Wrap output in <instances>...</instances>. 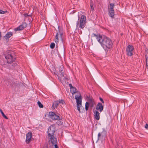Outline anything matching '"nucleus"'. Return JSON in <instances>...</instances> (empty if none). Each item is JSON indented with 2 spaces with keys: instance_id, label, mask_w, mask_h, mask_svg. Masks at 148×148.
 <instances>
[{
  "instance_id": "4468645a",
  "label": "nucleus",
  "mask_w": 148,
  "mask_h": 148,
  "mask_svg": "<svg viewBox=\"0 0 148 148\" xmlns=\"http://www.w3.org/2000/svg\"><path fill=\"white\" fill-rule=\"evenodd\" d=\"M103 106L100 103H99L96 106V109L97 110H99L101 112L103 110Z\"/></svg>"
},
{
  "instance_id": "c85d7f7f",
  "label": "nucleus",
  "mask_w": 148,
  "mask_h": 148,
  "mask_svg": "<svg viewBox=\"0 0 148 148\" xmlns=\"http://www.w3.org/2000/svg\"><path fill=\"white\" fill-rule=\"evenodd\" d=\"M23 28H15V29H14V31H21L23 30Z\"/></svg>"
},
{
  "instance_id": "dca6fc26",
  "label": "nucleus",
  "mask_w": 148,
  "mask_h": 148,
  "mask_svg": "<svg viewBox=\"0 0 148 148\" xmlns=\"http://www.w3.org/2000/svg\"><path fill=\"white\" fill-rule=\"evenodd\" d=\"M13 33L11 32H9L7 33L4 36V38L7 41L9 40V38L12 35Z\"/></svg>"
},
{
  "instance_id": "6e6552de",
  "label": "nucleus",
  "mask_w": 148,
  "mask_h": 148,
  "mask_svg": "<svg viewBox=\"0 0 148 148\" xmlns=\"http://www.w3.org/2000/svg\"><path fill=\"white\" fill-rule=\"evenodd\" d=\"M49 138V140L51 141L53 144L52 146L54 148H58L57 143V140L56 138H55L54 135L48 136Z\"/></svg>"
},
{
  "instance_id": "20e7f679",
  "label": "nucleus",
  "mask_w": 148,
  "mask_h": 148,
  "mask_svg": "<svg viewBox=\"0 0 148 148\" xmlns=\"http://www.w3.org/2000/svg\"><path fill=\"white\" fill-rule=\"evenodd\" d=\"M75 99H76L77 110L79 112H80V108H82V97L81 96L80 93H78L77 95L75 96Z\"/></svg>"
},
{
  "instance_id": "aec40b11",
  "label": "nucleus",
  "mask_w": 148,
  "mask_h": 148,
  "mask_svg": "<svg viewBox=\"0 0 148 148\" xmlns=\"http://www.w3.org/2000/svg\"><path fill=\"white\" fill-rule=\"evenodd\" d=\"M59 103L58 101H54L52 105V107L53 108L55 109V108H57V107L58 106Z\"/></svg>"
},
{
  "instance_id": "c756f323",
  "label": "nucleus",
  "mask_w": 148,
  "mask_h": 148,
  "mask_svg": "<svg viewBox=\"0 0 148 148\" xmlns=\"http://www.w3.org/2000/svg\"><path fill=\"white\" fill-rule=\"evenodd\" d=\"M90 6L92 10H94V8L93 7V4L92 3H90Z\"/></svg>"
},
{
  "instance_id": "f8f14e48",
  "label": "nucleus",
  "mask_w": 148,
  "mask_h": 148,
  "mask_svg": "<svg viewBox=\"0 0 148 148\" xmlns=\"http://www.w3.org/2000/svg\"><path fill=\"white\" fill-rule=\"evenodd\" d=\"M58 32H57L56 35V36L55 39V42L56 43H57L58 42L59 39L58 36L59 35H60L61 36H62L63 35V33L61 30V28H58Z\"/></svg>"
},
{
  "instance_id": "4be33fe9",
  "label": "nucleus",
  "mask_w": 148,
  "mask_h": 148,
  "mask_svg": "<svg viewBox=\"0 0 148 148\" xmlns=\"http://www.w3.org/2000/svg\"><path fill=\"white\" fill-rule=\"evenodd\" d=\"M23 15L25 17L28 16V19L30 20V22H31L32 21V18L30 15H28L27 13H25L23 14Z\"/></svg>"
},
{
  "instance_id": "f3484780",
  "label": "nucleus",
  "mask_w": 148,
  "mask_h": 148,
  "mask_svg": "<svg viewBox=\"0 0 148 148\" xmlns=\"http://www.w3.org/2000/svg\"><path fill=\"white\" fill-rule=\"evenodd\" d=\"M94 116L95 119L97 120H99L100 118L99 113L97 110H94L93 111Z\"/></svg>"
},
{
  "instance_id": "393cba45",
  "label": "nucleus",
  "mask_w": 148,
  "mask_h": 148,
  "mask_svg": "<svg viewBox=\"0 0 148 148\" xmlns=\"http://www.w3.org/2000/svg\"><path fill=\"white\" fill-rule=\"evenodd\" d=\"M59 103L62 104H64L65 103L63 100L59 99L58 101Z\"/></svg>"
},
{
  "instance_id": "1a4fd4ad",
  "label": "nucleus",
  "mask_w": 148,
  "mask_h": 148,
  "mask_svg": "<svg viewBox=\"0 0 148 148\" xmlns=\"http://www.w3.org/2000/svg\"><path fill=\"white\" fill-rule=\"evenodd\" d=\"M55 130V125H51L48 129V136L54 135Z\"/></svg>"
},
{
  "instance_id": "a211bd4d",
  "label": "nucleus",
  "mask_w": 148,
  "mask_h": 148,
  "mask_svg": "<svg viewBox=\"0 0 148 148\" xmlns=\"http://www.w3.org/2000/svg\"><path fill=\"white\" fill-rule=\"evenodd\" d=\"M12 84L10 82H9L8 83V84L10 86H12L13 85L15 86H17L18 84V82L16 81H13V82L12 81Z\"/></svg>"
},
{
  "instance_id": "f257e3e1",
  "label": "nucleus",
  "mask_w": 148,
  "mask_h": 148,
  "mask_svg": "<svg viewBox=\"0 0 148 148\" xmlns=\"http://www.w3.org/2000/svg\"><path fill=\"white\" fill-rule=\"evenodd\" d=\"M93 36L96 37L97 39L101 44L102 46L105 50L110 48L112 45V42L108 38L104 36H101L98 34H93Z\"/></svg>"
},
{
  "instance_id": "a878e982",
  "label": "nucleus",
  "mask_w": 148,
  "mask_h": 148,
  "mask_svg": "<svg viewBox=\"0 0 148 148\" xmlns=\"http://www.w3.org/2000/svg\"><path fill=\"white\" fill-rule=\"evenodd\" d=\"M37 103L40 108H42L43 107V105L39 101H38Z\"/></svg>"
},
{
  "instance_id": "0eeeda50",
  "label": "nucleus",
  "mask_w": 148,
  "mask_h": 148,
  "mask_svg": "<svg viewBox=\"0 0 148 148\" xmlns=\"http://www.w3.org/2000/svg\"><path fill=\"white\" fill-rule=\"evenodd\" d=\"M87 100L88 102H86L85 104V109L86 111L88 110L90 105V108H92L93 107L95 103L93 99L92 98L88 97Z\"/></svg>"
},
{
  "instance_id": "5701e85b",
  "label": "nucleus",
  "mask_w": 148,
  "mask_h": 148,
  "mask_svg": "<svg viewBox=\"0 0 148 148\" xmlns=\"http://www.w3.org/2000/svg\"><path fill=\"white\" fill-rule=\"evenodd\" d=\"M71 91L73 95L76 92V89L75 88L72 87L71 89Z\"/></svg>"
},
{
  "instance_id": "39448f33",
  "label": "nucleus",
  "mask_w": 148,
  "mask_h": 148,
  "mask_svg": "<svg viewBox=\"0 0 148 148\" xmlns=\"http://www.w3.org/2000/svg\"><path fill=\"white\" fill-rule=\"evenodd\" d=\"M45 118L47 119H52L53 120H59L60 119L59 116L52 112H50L45 116Z\"/></svg>"
},
{
  "instance_id": "7c9ffc66",
  "label": "nucleus",
  "mask_w": 148,
  "mask_h": 148,
  "mask_svg": "<svg viewBox=\"0 0 148 148\" xmlns=\"http://www.w3.org/2000/svg\"><path fill=\"white\" fill-rule=\"evenodd\" d=\"M99 99H100V100L103 103H104V101H103L101 97H100Z\"/></svg>"
},
{
  "instance_id": "b1692460",
  "label": "nucleus",
  "mask_w": 148,
  "mask_h": 148,
  "mask_svg": "<svg viewBox=\"0 0 148 148\" xmlns=\"http://www.w3.org/2000/svg\"><path fill=\"white\" fill-rule=\"evenodd\" d=\"M0 112H1L3 117L6 119H8V118L5 115L4 113L1 109H0Z\"/></svg>"
},
{
  "instance_id": "2f4dec72",
  "label": "nucleus",
  "mask_w": 148,
  "mask_h": 148,
  "mask_svg": "<svg viewBox=\"0 0 148 148\" xmlns=\"http://www.w3.org/2000/svg\"><path fill=\"white\" fill-rule=\"evenodd\" d=\"M145 128L147 129H148V124H146L145 126Z\"/></svg>"
},
{
  "instance_id": "6ab92c4d",
  "label": "nucleus",
  "mask_w": 148,
  "mask_h": 148,
  "mask_svg": "<svg viewBox=\"0 0 148 148\" xmlns=\"http://www.w3.org/2000/svg\"><path fill=\"white\" fill-rule=\"evenodd\" d=\"M145 57L146 61V65L148 66V49L146 50Z\"/></svg>"
},
{
  "instance_id": "9d476101",
  "label": "nucleus",
  "mask_w": 148,
  "mask_h": 148,
  "mask_svg": "<svg viewBox=\"0 0 148 148\" xmlns=\"http://www.w3.org/2000/svg\"><path fill=\"white\" fill-rule=\"evenodd\" d=\"M133 49L134 48L132 46L129 45L128 46L126 49L127 54L128 56H131L132 55Z\"/></svg>"
},
{
  "instance_id": "cd10ccee",
  "label": "nucleus",
  "mask_w": 148,
  "mask_h": 148,
  "mask_svg": "<svg viewBox=\"0 0 148 148\" xmlns=\"http://www.w3.org/2000/svg\"><path fill=\"white\" fill-rule=\"evenodd\" d=\"M7 11H4L0 9V14H4L6 12H7Z\"/></svg>"
},
{
  "instance_id": "bb28decb",
  "label": "nucleus",
  "mask_w": 148,
  "mask_h": 148,
  "mask_svg": "<svg viewBox=\"0 0 148 148\" xmlns=\"http://www.w3.org/2000/svg\"><path fill=\"white\" fill-rule=\"evenodd\" d=\"M55 44L54 43H51L50 45V47L51 49H53L54 48Z\"/></svg>"
},
{
  "instance_id": "412c9836",
  "label": "nucleus",
  "mask_w": 148,
  "mask_h": 148,
  "mask_svg": "<svg viewBox=\"0 0 148 148\" xmlns=\"http://www.w3.org/2000/svg\"><path fill=\"white\" fill-rule=\"evenodd\" d=\"M27 25L26 23L25 22H24L22 24L20 25L17 28H26L27 27Z\"/></svg>"
},
{
  "instance_id": "423d86ee",
  "label": "nucleus",
  "mask_w": 148,
  "mask_h": 148,
  "mask_svg": "<svg viewBox=\"0 0 148 148\" xmlns=\"http://www.w3.org/2000/svg\"><path fill=\"white\" fill-rule=\"evenodd\" d=\"M114 4L113 3H110L108 6V15L112 18H114Z\"/></svg>"
},
{
  "instance_id": "7ed1b4c3",
  "label": "nucleus",
  "mask_w": 148,
  "mask_h": 148,
  "mask_svg": "<svg viewBox=\"0 0 148 148\" xmlns=\"http://www.w3.org/2000/svg\"><path fill=\"white\" fill-rule=\"evenodd\" d=\"M86 20V17L84 15H82L80 18L78 16V20L76 24L77 28H84L85 27Z\"/></svg>"
},
{
  "instance_id": "2eb2a0df",
  "label": "nucleus",
  "mask_w": 148,
  "mask_h": 148,
  "mask_svg": "<svg viewBox=\"0 0 148 148\" xmlns=\"http://www.w3.org/2000/svg\"><path fill=\"white\" fill-rule=\"evenodd\" d=\"M32 138V133L31 132H29L26 135V142L28 143L30 141Z\"/></svg>"
},
{
  "instance_id": "9b49d317",
  "label": "nucleus",
  "mask_w": 148,
  "mask_h": 148,
  "mask_svg": "<svg viewBox=\"0 0 148 148\" xmlns=\"http://www.w3.org/2000/svg\"><path fill=\"white\" fill-rule=\"evenodd\" d=\"M58 74L59 76V77H60H60L64 80H65L66 79V77L64 75L63 68V66H61L60 68L59 71L58 73Z\"/></svg>"
},
{
  "instance_id": "473e14b6",
  "label": "nucleus",
  "mask_w": 148,
  "mask_h": 148,
  "mask_svg": "<svg viewBox=\"0 0 148 148\" xmlns=\"http://www.w3.org/2000/svg\"><path fill=\"white\" fill-rule=\"evenodd\" d=\"M69 86L71 88H71H72V87H73L72 86V85H71V84H69Z\"/></svg>"
},
{
  "instance_id": "ddd939ff",
  "label": "nucleus",
  "mask_w": 148,
  "mask_h": 148,
  "mask_svg": "<svg viewBox=\"0 0 148 148\" xmlns=\"http://www.w3.org/2000/svg\"><path fill=\"white\" fill-rule=\"evenodd\" d=\"M106 136V133L104 132L99 133L98 134V140L105 139Z\"/></svg>"
},
{
  "instance_id": "f03ea898",
  "label": "nucleus",
  "mask_w": 148,
  "mask_h": 148,
  "mask_svg": "<svg viewBox=\"0 0 148 148\" xmlns=\"http://www.w3.org/2000/svg\"><path fill=\"white\" fill-rule=\"evenodd\" d=\"M4 56L7 60V62L10 64V66L11 68L13 69L17 66V64L15 61V58L13 57L12 54L10 52L5 54Z\"/></svg>"
}]
</instances>
